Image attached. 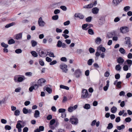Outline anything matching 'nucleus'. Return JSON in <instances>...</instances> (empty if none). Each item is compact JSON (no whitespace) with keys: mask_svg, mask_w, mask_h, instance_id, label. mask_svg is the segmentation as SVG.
I'll list each match as a JSON object with an SVG mask.
<instances>
[{"mask_svg":"<svg viewBox=\"0 0 132 132\" xmlns=\"http://www.w3.org/2000/svg\"><path fill=\"white\" fill-rule=\"evenodd\" d=\"M124 60L121 57H120L118 58L117 60V62L119 64H120L121 65L123 62Z\"/></svg>","mask_w":132,"mask_h":132,"instance_id":"20","label":"nucleus"},{"mask_svg":"<svg viewBox=\"0 0 132 132\" xmlns=\"http://www.w3.org/2000/svg\"><path fill=\"white\" fill-rule=\"evenodd\" d=\"M60 8L64 11H66L67 10V8L65 6H61L60 7Z\"/></svg>","mask_w":132,"mask_h":132,"instance_id":"57","label":"nucleus"},{"mask_svg":"<svg viewBox=\"0 0 132 132\" xmlns=\"http://www.w3.org/2000/svg\"><path fill=\"white\" fill-rule=\"evenodd\" d=\"M47 53H46V52H45L42 51V50H40L38 52V54L41 57H46L48 54L49 53L48 52H47Z\"/></svg>","mask_w":132,"mask_h":132,"instance_id":"4","label":"nucleus"},{"mask_svg":"<svg viewBox=\"0 0 132 132\" xmlns=\"http://www.w3.org/2000/svg\"><path fill=\"white\" fill-rule=\"evenodd\" d=\"M111 112L113 113L116 112L117 110V108L115 106H113L111 109Z\"/></svg>","mask_w":132,"mask_h":132,"instance_id":"27","label":"nucleus"},{"mask_svg":"<svg viewBox=\"0 0 132 132\" xmlns=\"http://www.w3.org/2000/svg\"><path fill=\"white\" fill-rule=\"evenodd\" d=\"M130 6H127L125 7L124 8L123 10L127 12L130 10Z\"/></svg>","mask_w":132,"mask_h":132,"instance_id":"48","label":"nucleus"},{"mask_svg":"<svg viewBox=\"0 0 132 132\" xmlns=\"http://www.w3.org/2000/svg\"><path fill=\"white\" fill-rule=\"evenodd\" d=\"M1 45L2 47L5 48H7L8 47V45L7 44H5L4 42L1 43Z\"/></svg>","mask_w":132,"mask_h":132,"instance_id":"40","label":"nucleus"},{"mask_svg":"<svg viewBox=\"0 0 132 132\" xmlns=\"http://www.w3.org/2000/svg\"><path fill=\"white\" fill-rule=\"evenodd\" d=\"M119 51L122 54H124L125 53V50L123 48L121 47L120 48Z\"/></svg>","mask_w":132,"mask_h":132,"instance_id":"34","label":"nucleus"},{"mask_svg":"<svg viewBox=\"0 0 132 132\" xmlns=\"http://www.w3.org/2000/svg\"><path fill=\"white\" fill-rule=\"evenodd\" d=\"M38 23L39 26L41 27H43L45 24V22L42 20V17L39 18L38 19Z\"/></svg>","mask_w":132,"mask_h":132,"instance_id":"9","label":"nucleus"},{"mask_svg":"<svg viewBox=\"0 0 132 132\" xmlns=\"http://www.w3.org/2000/svg\"><path fill=\"white\" fill-rule=\"evenodd\" d=\"M113 127V125L112 123H110L108 125L107 128L108 129H111Z\"/></svg>","mask_w":132,"mask_h":132,"instance_id":"38","label":"nucleus"},{"mask_svg":"<svg viewBox=\"0 0 132 132\" xmlns=\"http://www.w3.org/2000/svg\"><path fill=\"white\" fill-rule=\"evenodd\" d=\"M92 19L91 16H89L86 19V21L88 22H91Z\"/></svg>","mask_w":132,"mask_h":132,"instance_id":"44","label":"nucleus"},{"mask_svg":"<svg viewBox=\"0 0 132 132\" xmlns=\"http://www.w3.org/2000/svg\"><path fill=\"white\" fill-rule=\"evenodd\" d=\"M65 111V109H60L59 110V113H64Z\"/></svg>","mask_w":132,"mask_h":132,"instance_id":"53","label":"nucleus"},{"mask_svg":"<svg viewBox=\"0 0 132 132\" xmlns=\"http://www.w3.org/2000/svg\"><path fill=\"white\" fill-rule=\"evenodd\" d=\"M88 33L90 35H93L94 32L93 30L91 29H89L88 30Z\"/></svg>","mask_w":132,"mask_h":132,"instance_id":"43","label":"nucleus"},{"mask_svg":"<svg viewBox=\"0 0 132 132\" xmlns=\"http://www.w3.org/2000/svg\"><path fill=\"white\" fill-rule=\"evenodd\" d=\"M126 61L128 64L129 68H130L132 64V61L128 59Z\"/></svg>","mask_w":132,"mask_h":132,"instance_id":"28","label":"nucleus"},{"mask_svg":"<svg viewBox=\"0 0 132 132\" xmlns=\"http://www.w3.org/2000/svg\"><path fill=\"white\" fill-rule=\"evenodd\" d=\"M20 111L18 110H16L15 111L14 114L16 116H19L20 114Z\"/></svg>","mask_w":132,"mask_h":132,"instance_id":"47","label":"nucleus"},{"mask_svg":"<svg viewBox=\"0 0 132 132\" xmlns=\"http://www.w3.org/2000/svg\"><path fill=\"white\" fill-rule=\"evenodd\" d=\"M125 120L126 122H129L131 121V119L130 117H127L125 119Z\"/></svg>","mask_w":132,"mask_h":132,"instance_id":"54","label":"nucleus"},{"mask_svg":"<svg viewBox=\"0 0 132 132\" xmlns=\"http://www.w3.org/2000/svg\"><path fill=\"white\" fill-rule=\"evenodd\" d=\"M21 75H17L15 76L14 78V80L15 82H18L19 76H21Z\"/></svg>","mask_w":132,"mask_h":132,"instance_id":"36","label":"nucleus"},{"mask_svg":"<svg viewBox=\"0 0 132 132\" xmlns=\"http://www.w3.org/2000/svg\"><path fill=\"white\" fill-rule=\"evenodd\" d=\"M11 128V127L8 125H6L5 127V129L6 130H10Z\"/></svg>","mask_w":132,"mask_h":132,"instance_id":"50","label":"nucleus"},{"mask_svg":"<svg viewBox=\"0 0 132 132\" xmlns=\"http://www.w3.org/2000/svg\"><path fill=\"white\" fill-rule=\"evenodd\" d=\"M55 120L54 119L52 120L50 122V125H53L55 123Z\"/></svg>","mask_w":132,"mask_h":132,"instance_id":"61","label":"nucleus"},{"mask_svg":"<svg viewBox=\"0 0 132 132\" xmlns=\"http://www.w3.org/2000/svg\"><path fill=\"white\" fill-rule=\"evenodd\" d=\"M52 19L54 20H56L59 18V16L58 15H55L53 16L52 17Z\"/></svg>","mask_w":132,"mask_h":132,"instance_id":"42","label":"nucleus"},{"mask_svg":"<svg viewBox=\"0 0 132 132\" xmlns=\"http://www.w3.org/2000/svg\"><path fill=\"white\" fill-rule=\"evenodd\" d=\"M46 81V80L44 79L41 78L38 80L37 82L40 86H41L44 85Z\"/></svg>","mask_w":132,"mask_h":132,"instance_id":"8","label":"nucleus"},{"mask_svg":"<svg viewBox=\"0 0 132 132\" xmlns=\"http://www.w3.org/2000/svg\"><path fill=\"white\" fill-rule=\"evenodd\" d=\"M109 82L110 81L109 80H108L106 82V85L104 86L103 87V89L105 91H106L107 90L108 87L109 86Z\"/></svg>","mask_w":132,"mask_h":132,"instance_id":"17","label":"nucleus"},{"mask_svg":"<svg viewBox=\"0 0 132 132\" xmlns=\"http://www.w3.org/2000/svg\"><path fill=\"white\" fill-rule=\"evenodd\" d=\"M48 54L49 56L50 57H55L54 53L52 52H50Z\"/></svg>","mask_w":132,"mask_h":132,"instance_id":"58","label":"nucleus"},{"mask_svg":"<svg viewBox=\"0 0 132 132\" xmlns=\"http://www.w3.org/2000/svg\"><path fill=\"white\" fill-rule=\"evenodd\" d=\"M122 83V82L120 81H119L118 82L116 85H115L116 86V87L117 88H120L121 87V84Z\"/></svg>","mask_w":132,"mask_h":132,"instance_id":"30","label":"nucleus"},{"mask_svg":"<svg viewBox=\"0 0 132 132\" xmlns=\"http://www.w3.org/2000/svg\"><path fill=\"white\" fill-rule=\"evenodd\" d=\"M32 85L35 90L37 89L40 86L38 84H36L35 82L33 83Z\"/></svg>","mask_w":132,"mask_h":132,"instance_id":"35","label":"nucleus"},{"mask_svg":"<svg viewBox=\"0 0 132 132\" xmlns=\"http://www.w3.org/2000/svg\"><path fill=\"white\" fill-rule=\"evenodd\" d=\"M32 73L30 72H28L25 73V75L26 76L30 77L32 76Z\"/></svg>","mask_w":132,"mask_h":132,"instance_id":"55","label":"nucleus"},{"mask_svg":"<svg viewBox=\"0 0 132 132\" xmlns=\"http://www.w3.org/2000/svg\"><path fill=\"white\" fill-rule=\"evenodd\" d=\"M99 51H98V49H97V51L96 52V53L95 54V56L96 57H98L100 55V53L101 52H99Z\"/></svg>","mask_w":132,"mask_h":132,"instance_id":"56","label":"nucleus"},{"mask_svg":"<svg viewBox=\"0 0 132 132\" xmlns=\"http://www.w3.org/2000/svg\"><path fill=\"white\" fill-rule=\"evenodd\" d=\"M115 69L117 71H120L121 69V67L120 64L117 65L115 67Z\"/></svg>","mask_w":132,"mask_h":132,"instance_id":"32","label":"nucleus"},{"mask_svg":"<svg viewBox=\"0 0 132 132\" xmlns=\"http://www.w3.org/2000/svg\"><path fill=\"white\" fill-rule=\"evenodd\" d=\"M93 7V5L92 4V3H91L89 4L85 5L84 6V7L85 8H90Z\"/></svg>","mask_w":132,"mask_h":132,"instance_id":"25","label":"nucleus"},{"mask_svg":"<svg viewBox=\"0 0 132 132\" xmlns=\"http://www.w3.org/2000/svg\"><path fill=\"white\" fill-rule=\"evenodd\" d=\"M22 111L23 113L24 114H27L28 113L30 114L32 112V110L31 109L28 110L26 108H24L23 109Z\"/></svg>","mask_w":132,"mask_h":132,"instance_id":"11","label":"nucleus"},{"mask_svg":"<svg viewBox=\"0 0 132 132\" xmlns=\"http://www.w3.org/2000/svg\"><path fill=\"white\" fill-rule=\"evenodd\" d=\"M97 49L100 52V51H101L103 52H104L106 50L105 48L104 47L101 46V45H100L97 47Z\"/></svg>","mask_w":132,"mask_h":132,"instance_id":"16","label":"nucleus"},{"mask_svg":"<svg viewBox=\"0 0 132 132\" xmlns=\"http://www.w3.org/2000/svg\"><path fill=\"white\" fill-rule=\"evenodd\" d=\"M125 128V126L124 125H122L121 126H117V128L119 130H120L121 129H124Z\"/></svg>","mask_w":132,"mask_h":132,"instance_id":"26","label":"nucleus"},{"mask_svg":"<svg viewBox=\"0 0 132 132\" xmlns=\"http://www.w3.org/2000/svg\"><path fill=\"white\" fill-rule=\"evenodd\" d=\"M104 19L103 17H100L98 21V23L100 25H102L104 23Z\"/></svg>","mask_w":132,"mask_h":132,"instance_id":"12","label":"nucleus"},{"mask_svg":"<svg viewBox=\"0 0 132 132\" xmlns=\"http://www.w3.org/2000/svg\"><path fill=\"white\" fill-rule=\"evenodd\" d=\"M62 43L60 40H59L57 42V46L58 47H61L62 46Z\"/></svg>","mask_w":132,"mask_h":132,"instance_id":"39","label":"nucleus"},{"mask_svg":"<svg viewBox=\"0 0 132 132\" xmlns=\"http://www.w3.org/2000/svg\"><path fill=\"white\" fill-rule=\"evenodd\" d=\"M60 88L63 89L67 90H68L69 89V88L68 87L62 85H60Z\"/></svg>","mask_w":132,"mask_h":132,"instance_id":"22","label":"nucleus"},{"mask_svg":"<svg viewBox=\"0 0 132 132\" xmlns=\"http://www.w3.org/2000/svg\"><path fill=\"white\" fill-rule=\"evenodd\" d=\"M89 50L90 53H93L95 51V50L93 48L90 47L89 49Z\"/></svg>","mask_w":132,"mask_h":132,"instance_id":"51","label":"nucleus"},{"mask_svg":"<svg viewBox=\"0 0 132 132\" xmlns=\"http://www.w3.org/2000/svg\"><path fill=\"white\" fill-rule=\"evenodd\" d=\"M122 1V0H113L112 3L114 5L117 6Z\"/></svg>","mask_w":132,"mask_h":132,"instance_id":"15","label":"nucleus"},{"mask_svg":"<svg viewBox=\"0 0 132 132\" xmlns=\"http://www.w3.org/2000/svg\"><path fill=\"white\" fill-rule=\"evenodd\" d=\"M91 96V95L89 94L87 90L86 89H83L82 90L81 97L85 98H89Z\"/></svg>","mask_w":132,"mask_h":132,"instance_id":"1","label":"nucleus"},{"mask_svg":"<svg viewBox=\"0 0 132 132\" xmlns=\"http://www.w3.org/2000/svg\"><path fill=\"white\" fill-rule=\"evenodd\" d=\"M110 75V73L109 72L107 71L106 72H105L104 74V76L105 77H108Z\"/></svg>","mask_w":132,"mask_h":132,"instance_id":"63","label":"nucleus"},{"mask_svg":"<svg viewBox=\"0 0 132 132\" xmlns=\"http://www.w3.org/2000/svg\"><path fill=\"white\" fill-rule=\"evenodd\" d=\"M70 23V21H69L68 20L67 21H66L64 22L63 23V24L64 25L66 26L67 25H68Z\"/></svg>","mask_w":132,"mask_h":132,"instance_id":"64","label":"nucleus"},{"mask_svg":"<svg viewBox=\"0 0 132 132\" xmlns=\"http://www.w3.org/2000/svg\"><path fill=\"white\" fill-rule=\"evenodd\" d=\"M15 41L13 39H11L9 40L8 41V44H11L14 43Z\"/></svg>","mask_w":132,"mask_h":132,"instance_id":"37","label":"nucleus"},{"mask_svg":"<svg viewBox=\"0 0 132 132\" xmlns=\"http://www.w3.org/2000/svg\"><path fill=\"white\" fill-rule=\"evenodd\" d=\"M22 34L20 33L15 35V38L17 40L20 39L22 38Z\"/></svg>","mask_w":132,"mask_h":132,"instance_id":"18","label":"nucleus"},{"mask_svg":"<svg viewBox=\"0 0 132 132\" xmlns=\"http://www.w3.org/2000/svg\"><path fill=\"white\" fill-rule=\"evenodd\" d=\"M125 39L126 40V43L127 44L129 45V47H130L131 45V44L130 40V37H126L125 38Z\"/></svg>","mask_w":132,"mask_h":132,"instance_id":"10","label":"nucleus"},{"mask_svg":"<svg viewBox=\"0 0 132 132\" xmlns=\"http://www.w3.org/2000/svg\"><path fill=\"white\" fill-rule=\"evenodd\" d=\"M60 67L61 69L62 70L63 72L67 73L68 71L67 69V65L64 64H62L60 65Z\"/></svg>","mask_w":132,"mask_h":132,"instance_id":"3","label":"nucleus"},{"mask_svg":"<svg viewBox=\"0 0 132 132\" xmlns=\"http://www.w3.org/2000/svg\"><path fill=\"white\" fill-rule=\"evenodd\" d=\"M90 106L89 104H85V105L84 106V109H89L90 108Z\"/></svg>","mask_w":132,"mask_h":132,"instance_id":"33","label":"nucleus"},{"mask_svg":"<svg viewBox=\"0 0 132 132\" xmlns=\"http://www.w3.org/2000/svg\"><path fill=\"white\" fill-rule=\"evenodd\" d=\"M102 40L99 37H97L95 40V43L97 44H100Z\"/></svg>","mask_w":132,"mask_h":132,"instance_id":"24","label":"nucleus"},{"mask_svg":"<svg viewBox=\"0 0 132 132\" xmlns=\"http://www.w3.org/2000/svg\"><path fill=\"white\" fill-rule=\"evenodd\" d=\"M46 90L49 93H51L52 92V90L49 87L46 88Z\"/></svg>","mask_w":132,"mask_h":132,"instance_id":"52","label":"nucleus"},{"mask_svg":"<svg viewBox=\"0 0 132 132\" xmlns=\"http://www.w3.org/2000/svg\"><path fill=\"white\" fill-rule=\"evenodd\" d=\"M113 35L112 33H109L108 34L107 36L109 38H112Z\"/></svg>","mask_w":132,"mask_h":132,"instance_id":"46","label":"nucleus"},{"mask_svg":"<svg viewBox=\"0 0 132 132\" xmlns=\"http://www.w3.org/2000/svg\"><path fill=\"white\" fill-rule=\"evenodd\" d=\"M31 44L32 46L33 47H34L36 46L37 44V42L35 41L32 40H31Z\"/></svg>","mask_w":132,"mask_h":132,"instance_id":"23","label":"nucleus"},{"mask_svg":"<svg viewBox=\"0 0 132 132\" xmlns=\"http://www.w3.org/2000/svg\"><path fill=\"white\" fill-rule=\"evenodd\" d=\"M22 121L21 120H19L17 122V123L16 125V127L18 129V132H21L22 129L21 128L22 127L20 123L22 122Z\"/></svg>","mask_w":132,"mask_h":132,"instance_id":"6","label":"nucleus"},{"mask_svg":"<svg viewBox=\"0 0 132 132\" xmlns=\"http://www.w3.org/2000/svg\"><path fill=\"white\" fill-rule=\"evenodd\" d=\"M74 74L76 78H79L81 75L82 72L80 69H78L75 71Z\"/></svg>","mask_w":132,"mask_h":132,"instance_id":"7","label":"nucleus"},{"mask_svg":"<svg viewBox=\"0 0 132 132\" xmlns=\"http://www.w3.org/2000/svg\"><path fill=\"white\" fill-rule=\"evenodd\" d=\"M15 52L17 54H19L22 52V50L20 49H18L15 51Z\"/></svg>","mask_w":132,"mask_h":132,"instance_id":"49","label":"nucleus"},{"mask_svg":"<svg viewBox=\"0 0 132 132\" xmlns=\"http://www.w3.org/2000/svg\"><path fill=\"white\" fill-rule=\"evenodd\" d=\"M99 10V9L97 7H95L92 10V12L94 14H97L98 13Z\"/></svg>","mask_w":132,"mask_h":132,"instance_id":"19","label":"nucleus"},{"mask_svg":"<svg viewBox=\"0 0 132 132\" xmlns=\"http://www.w3.org/2000/svg\"><path fill=\"white\" fill-rule=\"evenodd\" d=\"M115 77L116 79H118L120 78V75L119 74L117 73L115 75Z\"/></svg>","mask_w":132,"mask_h":132,"instance_id":"60","label":"nucleus"},{"mask_svg":"<svg viewBox=\"0 0 132 132\" xmlns=\"http://www.w3.org/2000/svg\"><path fill=\"white\" fill-rule=\"evenodd\" d=\"M40 113L39 111L38 110H35V113L34 114V117L36 118H37L39 117Z\"/></svg>","mask_w":132,"mask_h":132,"instance_id":"21","label":"nucleus"},{"mask_svg":"<svg viewBox=\"0 0 132 132\" xmlns=\"http://www.w3.org/2000/svg\"><path fill=\"white\" fill-rule=\"evenodd\" d=\"M93 62L94 61L93 59H90L88 61L87 64L89 65H91Z\"/></svg>","mask_w":132,"mask_h":132,"instance_id":"31","label":"nucleus"},{"mask_svg":"<svg viewBox=\"0 0 132 132\" xmlns=\"http://www.w3.org/2000/svg\"><path fill=\"white\" fill-rule=\"evenodd\" d=\"M25 79V77L23 76H19L18 82H20L22 81Z\"/></svg>","mask_w":132,"mask_h":132,"instance_id":"14","label":"nucleus"},{"mask_svg":"<svg viewBox=\"0 0 132 132\" xmlns=\"http://www.w3.org/2000/svg\"><path fill=\"white\" fill-rule=\"evenodd\" d=\"M60 13V11L59 9L55 10L54 11V13L55 14H57Z\"/></svg>","mask_w":132,"mask_h":132,"instance_id":"59","label":"nucleus"},{"mask_svg":"<svg viewBox=\"0 0 132 132\" xmlns=\"http://www.w3.org/2000/svg\"><path fill=\"white\" fill-rule=\"evenodd\" d=\"M61 60L62 61L64 62H66L67 61V59L66 57H62L61 58Z\"/></svg>","mask_w":132,"mask_h":132,"instance_id":"62","label":"nucleus"},{"mask_svg":"<svg viewBox=\"0 0 132 132\" xmlns=\"http://www.w3.org/2000/svg\"><path fill=\"white\" fill-rule=\"evenodd\" d=\"M75 16L80 19H82L84 18V16L82 14L79 13H76L75 15Z\"/></svg>","mask_w":132,"mask_h":132,"instance_id":"13","label":"nucleus"},{"mask_svg":"<svg viewBox=\"0 0 132 132\" xmlns=\"http://www.w3.org/2000/svg\"><path fill=\"white\" fill-rule=\"evenodd\" d=\"M120 29V32L123 34H125L128 32L129 31L128 28L125 26L121 27Z\"/></svg>","mask_w":132,"mask_h":132,"instance_id":"5","label":"nucleus"},{"mask_svg":"<svg viewBox=\"0 0 132 132\" xmlns=\"http://www.w3.org/2000/svg\"><path fill=\"white\" fill-rule=\"evenodd\" d=\"M88 27V24H84L82 26V28L84 30H87V29H86V28Z\"/></svg>","mask_w":132,"mask_h":132,"instance_id":"45","label":"nucleus"},{"mask_svg":"<svg viewBox=\"0 0 132 132\" xmlns=\"http://www.w3.org/2000/svg\"><path fill=\"white\" fill-rule=\"evenodd\" d=\"M129 67V66H128L127 65H125L123 67V70L125 71H127L128 70Z\"/></svg>","mask_w":132,"mask_h":132,"instance_id":"41","label":"nucleus"},{"mask_svg":"<svg viewBox=\"0 0 132 132\" xmlns=\"http://www.w3.org/2000/svg\"><path fill=\"white\" fill-rule=\"evenodd\" d=\"M31 53L35 57H36L38 56L37 53L35 51H33L31 52Z\"/></svg>","mask_w":132,"mask_h":132,"instance_id":"29","label":"nucleus"},{"mask_svg":"<svg viewBox=\"0 0 132 132\" xmlns=\"http://www.w3.org/2000/svg\"><path fill=\"white\" fill-rule=\"evenodd\" d=\"M69 120L71 123L73 125H76L78 123V119L76 117H72Z\"/></svg>","mask_w":132,"mask_h":132,"instance_id":"2","label":"nucleus"}]
</instances>
